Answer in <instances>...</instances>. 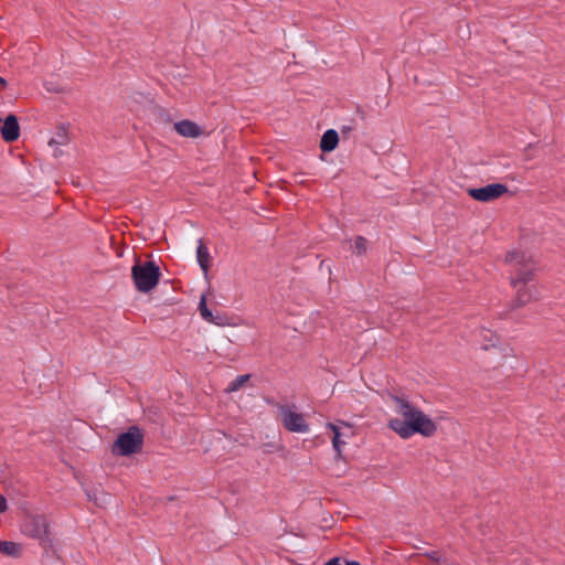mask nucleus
I'll return each instance as SVG.
<instances>
[{
	"instance_id": "nucleus-1",
	"label": "nucleus",
	"mask_w": 565,
	"mask_h": 565,
	"mask_svg": "<svg viewBox=\"0 0 565 565\" xmlns=\"http://www.w3.org/2000/svg\"><path fill=\"white\" fill-rule=\"evenodd\" d=\"M505 263L511 266L510 284L516 289L511 308L518 309L540 298L535 285L530 284L535 277V262L531 255L522 250L507 253Z\"/></svg>"
},
{
	"instance_id": "nucleus-2",
	"label": "nucleus",
	"mask_w": 565,
	"mask_h": 565,
	"mask_svg": "<svg viewBox=\"0 0 565 565\" xmlns=\"http://www.w3.org/2000/svg\"><path fill=\"white\" fill-rule=\"evenodd\" d=\"M388 398L394 403L396 414L402 418L388 420V427L399 437L406 439L415 434L430 437L437 431L436 423L414 406L405 395L387 392Z\"/></svg>"
},
{
	"instance_id": "nucleus-3",
	"label": "nucleus",
	"mask_w": 565,
	"mask_h": 565,
	"mask_svg": "<svg viewBox=\"0 0 565 565\" xmlns=\"http://www.w3.org/2000/svg\"><path fill=\"white\" fill-rule=\"evenodd\" d=\"M21 532L25 536L39 541L40 546L44 550L47 557L50 556V553L52 556L55 555L56 551L53 547V537L45 515H25L21 523Z\"/></svg>"
},
{
	"instance_id": "nucleus-4",
	"label": "nucleus",
	"mask_w": 565,
	"mask_h": 565,
	"mask_svg": "<svg viewBox=\"0 0 565 565\" xmlns=\"http://www.w3.org/2000/svg\"><path fill=\"white\" fill-rule=\"evenodd\" d=\"M131 277L138 291L149 292L159 284L160 267L153 260L142 263L137 259L131 268Z\"/></svg>"
},
{
	"instance_id": "nucleus-5",
	"label": "nucleus",
	"mask_w": 565,
	"mask_h": 565,
	"mask_svg": "<svg viewBox=\"0 0 565 565\" xmlns=\"http://www.w3.org/2000/svg\"><path fill=\"white\" fill-rule=\"evenodd\" d=\"M143 446V434L137 426H131L121 433L113 445V452L117 456H131L140 452Z\"/></svg>"
},
{
	"instance_id": "nucleus-6",
	"label": "nucleus",
	"mask_w": 565,
	"mask_h": 565,
	"mask_svg": "<svg viewBox=\"0 0 565 565\" xmlns=\"http://www.w3.org/2000/svg\"><path fill=\"white\" fill-rule=\"evenodd\" d=\"M271 405L276 406L279 411V418L285 429L291 433H306L309 430L305 416L297 412L295 404H280L268 401Z\"/></svg>"
},
{
	"instance_id": "nucleus-7",
	"label": "nucleus",
	"mask_w": 565,
	"mask_h": 565,
	"mask_svg": "<svg viewBox=\"0 0 565 565\" xmlns=\"http://www.w3.org/2000/svg\"><path fill=\"white\" fill-rule=\"evenodd\" d=\"M508 192V186L502 183H491L482 188H470L467 190L468 195L479 202L494 201Z\"/></svg>"
},
{
	"instance_id": "nucleus-8",
	"label": "nucleus",
	"mask_w": 565,
	"mask_h": 565,
	"mask_svg": "<svg viewBox=\"0 0 565 565\" xmlns=\"http://www.w3.org/2000/svg\"><path fill=\"white\" fill-rule=\"evenodd\" d=\"M0 134L6 142H13L20 137V126L18 117L13 114H9L0 128Z\"/></svg>"
},
{
	"instance_id": "nucleus-9",
	"label": "nucleus",
	"mask_w": 565,
	"mask_h": 565,
	"mask_svg": "<svg viewBox=\"0 0 565 565\" xmlns=\"http://www.w3.org/2000/svg\"><path fill=\"white\" fill-rule=\"evenodd\" d=\"M174 130L185 138H199L205 134L204 129L190 119H183L174 124Z\"/></svg>"
},
{
	"instance_id": "nucleus-10",
	"label": "nucleus",
	"mask_w": 565,
	"mask_h": 565,
	"mask_svg": "<svg viewBox=\"0 0 565 565\" xmlns=\"http://www.w3.org/2000/svg\"><path fill=\"white\" fill-rule=\"evenodd\" d=\"M338 143V132L333 129H329L321 137L320 149L322 150V152H331L337 148Z\"/></svg>"
},
{
	"instance_id": "nucleus-11",
	"label": "nucleus",
	"mask_w": 565,
	"mask_h": 565,
	"mask_svg": "<svg viewBox=\"0 0 565 565\" xmlns=\"http://www.w3.org/2000/svg\"><path fill=\"white\" fill-rule=\"evenodd\" d=\"M23 546L20 543L10 541H0V553L11 557H20L22 555Z\"/></svg>"
},
{
	"instance_id": "nucleus-12",
	"label": "nucleus",
	"mask_w": 565,
	"mask_h": 565,
	"mask_svg": "<svg viewBox=\"0 0 565 565\" xmlns=\"http://www.w3.org/2000/svg\"><path fill=\"white\" fill-rule=\"evenodd\" d=\"M198 262L200 267L202 268L204 275H207L210 270V253L203 241L199 242L198 250H196Z\"/></svg>"
},
{
	"instance_id": "nucleus-13",
	"label": "nucleus",
	"mask_w": 565,
	"mask_h": 565,
	"mask_svg": "<svg viewBox=\"0 0 565 565\" xmlns=\"http://www.w3.org/2000/svg\"><path fill=\"white\" fill-rule=\"evenodd\" d=\"M327 427L333 431L332 445H333L334 450L337 451V456L340 458L342 456L341 447H342V445L345 444L342 440V437H341L342 434L340 433L339 428L331 423H328Z\"/></svg>"
},
{
	"instance_id": "nucleus-14",
	"label": "nucleus",
	"mask_w": 565,
	"mask_h": 565,
	"mask_svg": "<svg viewBox=\"0 0 565 565\" xmlns=\"http://www.w3.org/2000/svg\"><path fill=\"white\" fill-rule=\"evenodd\" d=\"M199 310L204 320L212 322V323L221 324L220 322L215 321V318H214L212 311L207 308L206 298L204 295L200 299Z\"/></svg>"
},
{
	"instance_id": "nucleus-15",
	"label": "nucleus",
	"mask_w": 565,
	"mask_h": 565,
	"mask_svg": "<svg viewBox=\"0 0 565 565\" xmlns=\"http://www.w3.org/2000/svg\"><path fill=\"white\" fill-rule=\"evenodd\" d=\"M67 141H68V136H67L66 129L64 127H60L58 130L56 131V137L52 138L49 141V145L50 146L65 145V143H67Z\"/></svg>"
},
{
	"instance_id": "nucleus-16",
	"label": "nucleus",
	"mask_w": 565,
	"mask_h": 565,
	"mask_svg": "<svg viewBox=\"0 0 565 565\" xmlns=\"http://www.w3.org/2000/svg\"><path fill=\"white\" fill-rule=\"evenodd\" d=\"M250 375L249 374H245V375H239L237 376L231 384L230 386L226 388V392L231 393V392H235V391H238L241 387L244 386V384L249 380Z\"/></svg>"
},
{
	"instance_id": "nucleus-17",
	"label": "nucleus",
	"mask_w": 565,
	"mask_h": 565,
	"mask_svg": "<svg viewBox=\"0 0 565 565\" xmlns=\"http://www.w3.org/2000/svg\"><path fill=\"white\" fill-rule=\"evenodd\" d=\"M425 557L439 565H452L447 557H444L439 552L431 551L424 554Z\"/></svg>"
},
{
	"instance_id": "nucleus-18",
	"label": "nucleus",
	"mask_w": 565,
	"mask_h": 565,
	"mask_svg": "<svg viewBox=\"0 0 565 565\" xmlns=\"http://www.w3.org/2000/svg\"><path fill=\"white\" fill-rule=\"evenodd\" d=\"M366 239L363 236H356L355 237V254L356 255H364L366 253Z\"/></svg>"
},
{
	"instance_id": "nucleus-19",
	"label": "nucleus",
	"mask_w": 565,
	"mask_h": 565,
	"mask_svg": "<svg viewBox=\"0 0 565 565\" xmlns=\"http://www.w3.org/2000/svg\"><path fill=\"white\" fill-rule=\"evenodd\" d=\"M324 565H361V564L356 561H347V559H342L340 557H334V558L330 559L329 562H327Z\"/></svg>"
},
{
	"instance_id": "nucleus-20",
	"label": "nucleus",
	"mask_w": 565,
	"mask_h": 565,
	"mask_svg": "<svg viewBox=\"0 0 565 565\" xmlns=\"http://www.w3.org/2000/svg\"><path fill=\"white\" fill-rule=\"evenodd\" d=\"M481 334H482L483 339H486V340H489V341H492L493 339L498 340L497 334L493 333L491 330L482 329Z\"/></svg>"
},
{
	"instance_id": "nucleus-21",
	"label": "nucleus",
	"mask_w": 565,
	"mask_h": 565,
	"mask_svg": "<svg viewBox=\"0 0 565 565\" xmlns=\"http://www.w3.org/2000/svg\"><path fill=\"white\" fill-rule=\"evenodd\" d=\"M7 510H8L7 499L2 494H0V514L4 513Z\"/></svg>"
},
{
	"instance_id": "nucleus-22",
	"label": "nucleus",
	"mask_w": 565,
	"mask_h": 565,
	"mask_svg": "<svg viewBox=\"0 0 565 565\" xmlns=\"http://www.w3.org/2000/svg\"><path fill=\"white\" fill-rule=\"evenodd\" d=\"M7 86H8L7 81L0 76V92L4 90L7 88Z\"/></svg>"
},
{
	"instance_id": "nucleus-23",
	"label": "nucleus",
	"mask_w": 565,
	"mask_h": 565,
	"mask_svg": "<svg viewBox=\"0 0 565 565\" xmlns=\"http://www.w3.org/2000/svg\"><path fill=\"white\" fill-rule=\"evenodd\" d=\"M116 254H117V256H118V257H121V256H122V250H121V248H118V249L116 250Z\"/></svg>"
},
{
	"instance_id": "nucleus-24",
	"label": "nucleus",
	"mask_w": 565,
	"mask_h": 565,
	"mask_svg": "<svg viewBox=\"0 0 565 565\" xmlns=\"http://www.w3.org/2000/svg\"><path fill=\"white\" fill-rule=\"evenodd\" d=\"M358 113L361 114V117L364 119L365 118V114L363 111L360 110V108H358Z\"/></svg>"
},
{
	"instance_id": "nucleus-25",
	"label": "nucleus",
	"mask_w": 565,
	"mask_h": 565,
	"mask_svg": "<svg viewBox=\"0 0 565 565\" xmlns=\"http://www.w3.org/2000/svg\"><path fill=\"white\" fill-rule=\"evenodd\" d=\"M109 241L111 242V244H114L115 237L114 236H109Z\"/></svg>"
}]
</instances>
